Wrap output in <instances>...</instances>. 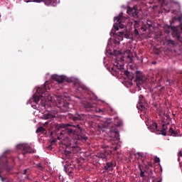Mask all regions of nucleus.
I'll return each instance as SVG.
<instances>
[{"label":"nucleus","mask_w":182,"mask_h":182,"mask_svg":"<svg viewBox=\"0 0 182 182\" xmlns=\"http://www.w3.org/2000/svg\"><path fill=\"white\" fill-rule=\"evenodd\" d=\"M148 129L151 132H159V130H157V123L156 122H152L151 124L148 127Z\"/></svg>","instance_id":"f3484780"},{"label":"nucleus","mask_w":182,"mask_h":182,"mask_svg":"<svg viewBox=\"0 0 182 182\" xmlns=\"http://www.w3.org/2000/svg\"><path fill=\"white\" fill-rule=\"evenodd\" d=\"M17 149L23 151L22 154L23 156H25V154L35 153V151H33L32 148L28 144H20L17 145Z\"/></svg>","instance_id":"423d86ee"},{"label":"nucleus","mask_w":182,"mask_h":182,"mask_svg":"<svg viewBox=\"0 0 182 182\" xmlns=\"http://www.w3.org/2000/svg\"><path fill=\"white\" fill-rule=\"evenodd\" d=\"M27 173H28V169H25V170L23 171V174H27Z\"/></svg>","instance_id":"a19ab883"},{"label":"nucleus","mask_w":182,"mask_h":182,"mask_svg":"<svg viewBox=\"0 0 182 182\" xmlns=\"http://www.w3.org/2000/svg\"><path fill=\"white\" fill-rule=\"evenodd\" d=\"M159 161H160V158L156 156L155 157V163H159Z\"/></svg>","instance_id":"c9c22d12"},{"label":"nucleus","mask_w":182,"mask_h":182,"mask_svg":"<svg viewBox=\"0 0 182 182\" xmlns=\"http://www.w3.org/2000/svg\"><path fill=\"white\" fill-rule=\"evenodd\" d=\"M45 132V128L43 127H40L36 129V133H44Z\"/></svg>","instance_id":"393cba45"},{"label":"nucleus","mask_w":182,"mask_h":182,"mask_svg":"<svg viewBox=\"0 0 182 182\" xmlns=\"http://www.w3.org/2000/svg\"><path fill=\"white\" fill-rule=\"evenodd\" d=\"M178 157H182V151H180L178 154Z\"/></svg>","instance_id":"ea45409f"},{"label":"nucleus","mask_w":182,"mask_h":182,"mask_svg":"<svg viewBox=\"0 0 182 182\" xmlns=\"http://www.w3.org/2000/svg\"><path fill=\"white\" fill-rule=\"evenodd\" d=\"M144 97H143V95H140L139 96V102H144Z\"/></svg>","instance_id":"473e14b6"},{"label":"nucleus","mask_w":182,"mask_h":182,"mask_svg":"<svg viewBox=\"0 0 182 182\" xmlns=\"http://www.w3.org/2000/svg\"><path fill=\"white\" fill-rule=\"evenodd\" d=\"M69 119L70 120H73V122H80L82 120H85L86 119V114H79V113H75V114H71L68 116Z\"/></svg>","instance_id":"6e6552de"},{"label":"nucleus","mask_w":182,"mask_h":182,"mask_svg":"<svg viewBox=\"0 0 182 182\" xmlns=\"http://www.w3.org/2000/svg\"><path fill=\"white\" fill-rule=\"evenodd\" d=\"M47 97L49 98V95L48 94V92L46 91V87H38L36 90V92L33 95V100L36 104L39 103V101L41 100V97H44V99Z\"/></svg>","instance_id":"7ed1b4c3"},{"label":"nucleus","mask_w":182,"mask_h":182,"mask_svg":"<svg viewBox=\"0 0 182 182\" xmlns=\"http://www.w3.org/2000/svg\"><path fill=\"white\" fill-rule=\"evenodd\" d=\"M181 20H182V16H179V17L178 18V21H181Z\"/></svg>","instance_id":"37998d69"},{"label":"nucleus","mask_w":182,"mask_h":182,"mask_svg":"<svg viewBox=\"0 0 182 182\" xmlns=\"http://www.w3.org/2000/svg\"><path fill=\"white\" fill-rule=\"evenodd\" d=\"M117 69H123V65H117Z\"/></svg>","instance_id":"58836bf2"},{"label":"nucleus","mask_w":182,"mask_h":182,"mask_svg":"<svg viewBox=\"0 0 182 182\" xmlns=\"http://www.w3.org/2000/svg\"><path fill=\"white\" fill-rule=\"evenodd\" d=\"M147 170H149V169L144 168L143 171H144V173H147Z\"/></svg>","instance_id":"49530a36"},{"label":"nucleus","mask_w":182,"mask_h":182,"mask_svg":"<svg viewBox=\"0 0 182 182\" xmlns=\"http://www.w3.org/2000/svg\"><path fill=\"white\" fill-rule=\"evenodd\" d=\"M165 1H166V0H159V2H161L162 6H164V5H166Z\"/></svg>","instance_id":"f704fd0d"},{"label":"nucleus","mask_w":182,"mask_h":182,"mask_svg":"<svg viewBox=\"0 0 182 182\" xmlns=\"http://www.w3.org/2000/svg\"><path fill=\"white\" fill-rule=\"evenodd\" d=\"M64 170L65 172L69 174L73 173V170H75V165L73 164H65L64 166Z\"/></svg>","instance_id":"dca6fc26"},{"label":"nucleus","mask_w":182,"mask_h":182,"mask_svg":"<svg viewBox=\"0 0 182 182\" xmlns=\"http://www.w3.org/2000/svg\"><path fill=\"white\" fill-rule=\"evenodd\" d=\"M119 33H120V35H123V33H124V32L120 31Z\"/></svg>","instance_id":"de8ad7c7"},{"label":"nucleus","mask_w":182,"mask_h":182,"mask_svg":"<svg viewBox=\"0 0 182 182\" xmlns=\"http://www.w3.org/2000/svg\"><path fill=\"white\" fill-rule=\"evenodd\" d=\"M168 124H168H164L163 125H162V130H164V131H166L167 130V125Z\"/></svg>","instance_id":"c756f323"},{"label":"nucleus","mask_w":182,"mask_h":182,"mask_svg":"<svg viewBox=\"0 0 182 182\" xmlns=\"http://www.w3.org/2000/svg\"><path fill=\"white\" fill-rule=\"evenodd\" d=\"M168 43L169 45H176V42L173 40H168Z\"/></svg>","instance_id":"2f4dec72"},{"label":"nucleus","mask_w":182,"mask_h":182,"mask_svg":"<svg viewBox=\"0 0 182 182\" xmlns=\"http://www.w3.org/2000/svg\"><path fill=\"white\" fill-rule=\"evenodd\" d=\"M38 167H41V164H38Z\"/></svg>","instance_id":"864d4df0"},{"label":"nucleus","mask_w":182,"mask_h":182,"mask_svg":"<svg viewBox=\"0 0 182 182\" xmlns=\"http://www.w3.org/2000/svg\"><path fill=\"white\" fill-rule=\"evenodd\" d=\"M59 129H65V133L69 136H77V140H87V137L83 134L85 129L83 125L77 124L75 125L70 124H59Z\"/></svg>","instance_id":"f257e3e1"},{"label":"nucleus","mask_w":182,"mask_h":182,"mask_svg":"<svg viewBox=\"0 0 182 182\" xmlns=\"http://www.w3.org/2000/svg\"><path fill=\"white\" fill-rule=\"evenodd\" d=\"M149 28H151V25H149Z\"/></svg>","instance_id":"603ef678"},{"label":"nucleus","mask_w":182,"mask_h":182,"mask_svg":"<svg viewBox=\"0 0 182 182\" xmlns=\"http://www.w3.org/2000/svg\"><path fill=\"white\" fill-rule=\"evenodd\" d=\"M136 107L139 110H141V112L146 109V107H144V105H143V102H138V104L136 105Z\"/></svg>","instance_id":"aec40b11"},{"label":"nucleus","mask_w":182,"mask_h":182,"mask_svg":"<svg viewBox=\"0 0 182 182\" xmlns=\"http://www.w3.org/2000/svg\"><path fill=\"white\" fill-rule=\"evenodd\" d=\"M159 134H162V136H167V133L164 129L160 131Z\"/></svg>","instance_id":"7c9ffc66"},{"label":"nucleus","mask_w":182,"mask_h":182,"mask_svg":"<svg viewBox=\"0 0 182 182\" xmlns=\"http://www.w3.org/2000/svg\"><path fill=\"white\" fill-rule=\"evenodd\" d=\"M139 170L141 171L140 177H144L145 176L144 171H143V168H141V165H140V164L139 165Z\"/></svg>","instance_id":"a878e982"},{"label":"nucleus","mask_w":182,"mask_h":182,"mask_svg":"<svg viewBox=\"0 0 182 182\" xmlns=\"http://www.w3.org/2000/svg\"><path fill=\"white\" fill-rule=\"evenodd\" d=\"M133 35H134V36H139V30H137V28H134Z\"/></svg>","instance_id":"c85d7f7f"},{"label":"nucleus","mask_w":182,"mask_h":182,"mask_svg":"<svg viewBox=\"0 0 182 182\" xmlns=\"http://www.w3.org/2000/svg\"><path fill=\"white\" fill-rule=\"evenodd\" d=\"M66 133L65 129L64 131H62L60 134V136H65V134Z\"/></svg>","instance_id":"e433bc0d"},{"label":"nucleus","mask_w":182,"mask_h":182,"mask_svg":"<svg viewBox=\"0 0 182 182\" xmlns=\"http://www.w3.org/2000/svg\"><path fill=\"white\" fill-rule=\"evenodd\" d=\"M79 89H82V90H86L87 87L85 85H81L79 87Z\"/></svg>","instance_id":"72a5a7b5"},{"label":"nucleus","mask_w":182,"mask_h":182,"mask_svg":"<svg viewBox=\"0 0 182 182\" xmlns=\"http://www.w3.org/2000/svg\"><path fill=\"white\" fill-rule=\"evenodd\" d=\"M83 107L86 112H96L97 113H101V114H103V113L106 111L105 109L97 108L96 105L90 102L84 103Z\"/></svg>","instance_id":"39448f33"},{"label":"nucleus","mask_w":182,"mask_h":182,"mask_svg":"<svg viewBox=\"0 0 182 182\" xmlns=\"http://www.w3.org/2000/svg\"><path fill=\"white\" fill-rule=\"evenodd\" d=\"M135 75V82H136V86L140 87L141 85H143V83H144V77H143V73L140 71H136Z\"/></svg>","instance_id":"9d476101"},{"label":"nucleus","mask_w":182,"mask_h":182,"mask_svg":"<svg viewBox=\"0 0 182 182\" xmlns=\"http://www.w3.org/2000/svg\"><path fill=\"white\" fill-rule=\"evenodd\" d=\"M164 90V87H161V85L152 89V93H155L156 95H161Z\"/></svg>","instance_id":"2eb2a0df"},{"label":"nucleus","mask_w":182,"mask_h":182,"mask_svg":"<svg viewBox=\"0 0 182 182\" xmlns=\"http://www.w3.org/2000/svg\"><path fill=\"white\" fill-rule=\"evenodd\" d=\"M150 167H153V164L149 161L147 162V164L144 165V168H145V170H149Z\"/></svg>","instance_id":"b1692460"},{"label":"nucleus","mask_w":182,"mask_h":182,"mask_svg":"<svg viewBox=\"0 0 182 182\" xmlns=\"http://www.w3.org/2000/svg\"><path fill=\"white\" fill-rule=\"evenodd\" d=\"M141 29L142 31H146L147 30V27H146V26H144L141 27Z\"/></svg>","instance_id":"4c0bfd02"},{"label":"nucleus","mask_w":182,"mask_h":182,"mask_svg":"<svg viewBox=\"0 0 182 182\" xmlns=\"http://www.w3.org/2000/svg\"><path fill=\"white\" fill-rule=\"evenodd\" d=\"M64 154H65L66 157H70V154H72V151L65 150L64 151Z\"/></svg>","instance_id":"cd10ccee"},{"label":"nucleus","mask_w":182,"mask_h":182,"mask_svg":"<svg viewBox=\"0 0 182 182\" xmlns=\"http://www.w3.org/2000/svg\"><path fill=\"white\" fill-rule=\"evenodd\" d=\"M55 115L50 114V112H48L43 115V119H45V120H48V119H55Z\"/></svg>","instance_id":"6ab92c4d"},{"label":"nucleus","mask_w":182,"mask_h":182,"mask_svg":"<svg viewBox=\"0 0 182 182\" xmlns=\"http://www.w3.org/2000/svg\"><path fill=\"white\" fill-rule=\"evenodd\" d=\"M57 107L62 110L64 112H70L72 109V105L68 102L67 100H65L63 98L58 97V99L56 102Z\"/></svg>","instance_id":"20e7f679"},{"label":"nucleus","mask_w":182,"mask_h":182,"mask_svg":"<svg viewBox=\"0 0 182 182\" xmlns=\"http://www.w3.org/2000/svg\"><path fill=\"white\" fill-rule=\"evenodd\" d=\"M112 151H105L104 152H101L98 154L99 159H102L104 161H107V159H110L112 157Z\"/></svg>","instance_id":"9b49d317"},{"label":"nucleus","mask_w":182,"mask_h":182,"mask_svg":"<svg viewBox=\"0 0 182 182\" xmlns=\"http://www.w3.org/2000/svg\"><path fill=\"white\" fill-rule=\"evenodd\" d=\"M55 140H53L52 141H51V144H55Z\"/></svg>","instance_id":"a18cd8bd"},{"label":"nucleus","mask_w":182,"mask_h":182,"mask_svg":"<svg viewBox=\"0 0 182 182\" xmlns=\"http://www.w3.org/2000/svg\"><path fill=\"white\" fill-rule=\"evenodd\" d=\"M38 167H41V164H38Z\"/></svg>","instance_id":"6e6d98bb"},{"label":"nucleus","mask_w":182,"mask_h":182,"mask_svg":"<svg viewBox=\"0 0 182 182\" xmlns=\"http://www.w3.org/2000/svg\"><path fill=\"white\" fill-rule=\"evenodd\" d=\"M29 2H44L47 6H56L60 2V0H30Z\"/></svg>","instance_id":"0eeeda50"},{"label":"nucleus","mask_w":182,"mask_h":182,"mask_svg":"<svg viewBox=\"0 0 182 182\" xmlns=\"http://www.w3.org/2000/svg\"><path fill=\"white\" fill-rule=\"evenodd\" d=\"M38 167H41V164H38Z\"/></svg>","instance_id":"5fc2aeb1"},{"label":"nucleus","mask_w":182,"mask_h":182,"mask_svg":"<svg viewBox=\"0 0 182 182\" xmlns=\"http://www.w3.org/2000/svg\"><path fill=\"white\" fill-rule=\"evenodd\" d=\"M161 181H163L161 178L158 181V182H161Z\"/></svg>","instance_id":"3c124183"},{"label":"nucleus","mask_w":182,"mask_h":182,"mask_svg":"<svg viewBox=\"0 0 182 182\" xmlns=\"http://www.w3.org/2000/svg\"><path fill=\"white\" fill-rule=\"evenodd\" d=\"M127 18L123 16V13H120L118 16L114 17L113 28L115 31H119V29H124L126 28V24L124 22Z\"/></svg>","instance_id":"f03ea898"},{"label":"nucleus","mask_w":182,"mask_h":182,"mask_svg":"<svg viewBox=\"0 0 182 182\" xmlns=\"http://www.w3.org/2000/svg\"><path fill=\"white\" fill-rule=\"evenodd\" d=\"M151 173H153V171H151Z\"/></svg>","instance_id":"4d7b16f0"},{"label":"nucleus","mask_w":182,"mask_h":182,"mask_svg":"<svg viewBox=\"0 0 182 182\" xmlns=\"http://www.w3.org/2000/svg\"><path fill=\"white\" fill-rule=\"evenodd\" d=\"M112 70H114V72H117L116 70H114V68H112Z\"/></svg>","instance_id":"09e8293b"},{"label":"nucleus","mask_w":182,"mask_h":182,"mask_svg":"<svg viewBox=\"0 0 182 182\" xmlns=\"http://www.w3.org/2000/svg\"><path fill=\"white\" fill-rule=\"evenodd\" d=\"M114 167H116V162L112 161L106 163L105 166H104V169L105 171L109 173V171H113Z\"/></svg>","instance_id":"f8f14e48"},{"label":"nucleus","mask_w":182,"mask_h":182,"mask_svg":"<svg viewBox=\"0 0 182 182\" xmlns=\"http://www.w3.org/2000/svg\"><path fill=\"white\" fill-rule=\"evenodd\" d=\"M168 28L171 29V31L173 32L175 34V38L177 39V41H180L181 39V36H180V33H178L177 27L170 26Z\"/></svg>","instance_id":"4468645a"},{"label":"nucleus","mask_w":182,"mask_h":182,"mask_svg":"<svg viewBox=\"0 0 182 182\" xmlns=\"http://www.w3.org/2000/svg\"><path fill=\"white\" fill-rule=\"evenodd\" d=\"M110 133L112 137L114 139H119V130L116 127H112L110 129Z\"/></svg>","instance_id":"ddd939ff"},{"label":"nucleus","mask_w":182,"mask_h":182,"mask_svg":"<svg viewBox=\"0 0 182 182\" xmlns=\"http://www.w3.org/2000/svg\"><path fill=\"white\" fill-rule=\"evenodd\" d=\"M134 29H137L138 28L140 27V21H134Z\"/></svg>","instance_id":"bb28decb"},{"label":"nucleus","mask_w":182,"mask_h":182,"mask_svg":"<svg viewBox=\"0 0 182 182\" xmlns=\"http://www.w3.org/2000/svg\"><path fill=\"white\" fill-rule=\"evenodd\" d=\"M51 79L58 82V83H63V82H70L69 78H67L65 75H53Z\"/></svg>","instance_id":"1a4fd4ad"},{"label":"nucleus","mask_w":182,"mask_h":182,"mask_svg":"<svg viewBox=\"0 0 182 182\" xmlns=\"http://www.w3.org/2000/svg\"><path fill=\"white\" fill-rule=\"evenodd\" d=\"M58 139L60 140V139H62V136H58Z\"/></svg>","instance_id":"8fccbe9b"},{"label":"nucleus","mask_w":182,"mask_h":182,"mask_svg":"<svg viewBox=\"0 0 182 182\" xmlns=\"http://www.w3.org/2000/svg\"><path fill=\"white\" fill-rule=\"evenodd\" d=\"M166 33H170V31L168 30L165 31Z\"/></svg>","instance_id":"c03bdc74"},{"label":"nucleus","mask_w":182,"mask_h":182,"mask_svg":"<svg viewBox=\"0 0 182 182\" xmlns=\"http://www.w3.org/2000/svg\"><path fill=\"white\" fill-rule=\"evenodd\" d=\"M4 167H6V171L9 173L12 170V166H8V159H5V163L4 164Z\"/></svg>","instance_id":"4be33fe9"},{"label":"nucleus","mask_w":182,"mask_h":182,"mask_svg":"<svg viewBox=\"0 0 182 182\" xmlns=\"http://www.w3.org/2000/svg\"><path fill=\"white\" fill-rule=\"evenodd\" d=\"M168 133L170 136H177V132L174 131V129L173 127H171L168 130Z\"/></svg>","instance_id":"5701e85b"},{"label":"nucleus","mask_w":182,"mask_h":182,"mask_svg":"<svg viewBox=\"0 0 182 182\" xmlns=\"http://www.w3.org/2000/svg\"><path fill=\"white\" fill-rule=\"evenodd\" d=\"M127 14H129V15L137 16V11H136L134 9L129 8L127 9Z\"/></svg>","instance_id":"412c9836"},{"label":"nucleus","mask_w":182,"mask_h":182,"mask_svg":"<svg viewBox=\"0 0 182 182\" xmlns=\"http://www.w3.org/2000/svg\"><path fill=\"white\" fill-rule=\"evenodd\" d=\"M113 151H117V146H114V147L113 148Z\"/></svg>","instance_id":"79ce46f5"},{"label":"nucleus","mask_w":182,"mask_h":182,"mask_svg":"<svg viewBox=\"0 0 182 182\" xmlns=\"http://www.w3.org/2000/svg\"><path fill=\"white\" fill-rule=\"evenodd\" d=\"M124 73L125 76H127V79H129V80H133V79H134V74H133V73L125 70Z\"/></svg>","instance_id":"a211bd4d"}]
</instances>
